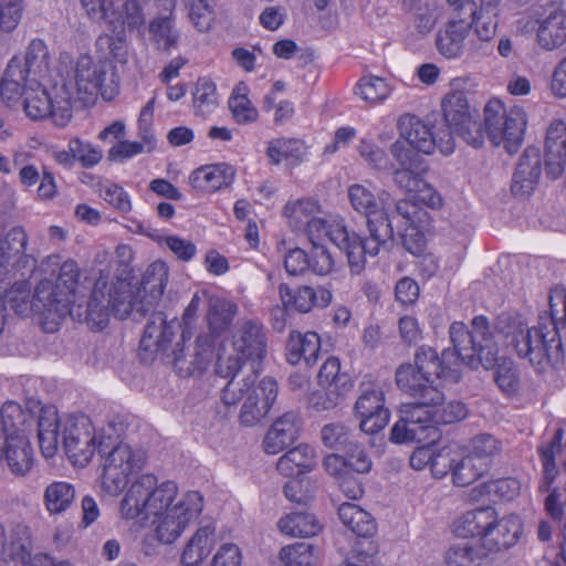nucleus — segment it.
<instances>
[{
    "instance_id": "14",
    "label": "nucleus",
    "mask_w": 566,
    "mask_h": 566,
    "mask_svg": "<svg viewBox=\"0 0 566 566\" xmlns=\"http://www.w3.org/2000/svg\"><path fill=\"white\" fill-rule=\"evenodd\" d=\"M235 356L221 354L217 360L216 371L222 378H228L239 371L244 360L254 363L261 360L266 352L265 334L256 322H244L233 336Z\"/></svg>"
},
{
    "instance_id": "11",
    "label": "nucleus",
    "mask_w": 566,
    "mask_h": 566,
    "mask_svg": "<svg viewBox=\"0 0 566 566\" xmlns=\"http://www.w3.org/2000/svg\"><path fill=\"white\" fill-rule=\"evenodd\" d=\"M319 205L311 198L291 200L283 207V216L295 231H303L308 240L327 238L342 251V242L348 240V230L343 219L324 220L318 217Z\"/></svg>"
},
{
    "instance_id": "30",
    "label": "nucleus",
    "mask_w": 566,
    "mask_h": 566,
    "mask_svg": "<svg viewBox=\"0 0 566 566\" xmlns=\"http://www.w3.org/2000/svg\"><path fill=\"white\" fill-rule=\"evenodd\" d=\"M32 551V532L29 525L15 523L0 538V559L27 563Z\"/></svg>"
},
{
    "instance_id": "3",
    "label": "nucleus",
    "mask_w": 566,
    "mask_h": 566,
    "mask_svg": "<svg viewBox=\"0 0 566 566\" xmlns=\"http://www.w3.org/2000/svg\"><path fill=\"white\" fill-rule=\"evenodd\" d=\"M123 433V427L109 422L107 428L97 434L91 419L84 415L59 417L55 410H44L38 420V436L44 458H53L60 444V436L64 450L74 465L85 467L95 451L104 452L108 447L105 439L112 440Z\"/></svg>"
},
{
    "instance_id": "50",
    "label": "nucleus",
    "mask_w": 566,
    "mask_h": 566,
    "mask_svg": "<svg viewBox=\"0 0 566 566\" xmlns=\"http://www.w3.org/2000/svg\"><path fill=\"white\" fill-rule=\"evenodd\" d=\"M489 555L481 544H457L444 556L447 566H481Z\"/></svg>"
},
{
    "instance_id": "40",
    "label": "nucleus",
    "mask_w": 566,
    "mask_h": 566,
    "mask_svg": "<svg viewBox=\"0 0 566 566\" xmlns=\"http://www.w3.org/2000/svg\"><path fill=\"white\" fill-rule=\"evenodd\" d=\"M75 488L66 481H53L43 491V505L50 516L66 513L74 504Z\"/></svg>"
},
{
    "instance_id": "45",
    "label": "nucleus",
    "mask_w": 566,
    "mask_h": 566,
    "mask_svg": "<svg viewBox=\"0 0 566 566\" xmlns=\"http://www.w3.org/2000/svg\"><path fill=\"white\" fill-rule=\"evenodd\" d=\"M338 516L342 523L358 536H371L376 531L371 515L356 504L343 503L338 507Z\"/></svg>"
},
{
    "instance_id": "18",
    "label": "nucleus",
    "mask_w": 566,
    "mask_h": 566,
    "mask_svg": "<svg viewBox=\"0 0 566 566\" xmlns=\"http://www.w3.org/2000/svg\"><path fill=\"white\" fill-rule=\"evenodd\" d=\"M251 371L244 377L247 396L240 412V421L244 426H254L262 420L269 413L279 392L277 384L273 378L264 377L256 382L258 375L253 366Z\"/></svg>"
},
{
    "instance_id": "7",
    "label": "nucleus",
    "mask_w": 566,
    "mask_h": 566,
    "mask_svg": "<svg viewBox=\"0 0 566 566\" xmlns=\"http://www.w3.org/2000/svg\"><path fill=\"white\" fill-rule=\"evenodd\" d=\"M453 349H444L441 355L449 352L457 359L458 381L461 378V367L467 365L472 369L482 366L490 369L496 361V343L484 316H476L472 321V331L461 322H454L449 328Z\"/></svg>"
},
{
    "instance_id": "2",
    "label": "nucleus",
    "mask_w": 566,
    "mask_h": 566,
    "mask_svg": "<svg viewBox=\"0 0 566 566\" xmlns=\"http://www.w3.org/2000/svg\"><path fill=\"white\" fill-rule=\"evenodd\" d=\"M168 281V266L155 261L145 270L140 284L101 272L86 308V321L92 329L101 331L111 315L124 319L129 315L143 317L161 297Z\"/></svg>"
},
{
    "instance_id": "28",
    "label": "nucleus",
    "mask_w": 566,
    "mask_h": 566,
    "mask_svg": "<svg viewBox=\"0 0 566 566\" xmlns=\"http://www.w3.org/2000/svg\"><path fill=\"white\" fill-rule=\"evenodd\" d=\"M545 164L549 177L556 179L566 168V124L562 119H553L546 130Z\"/></svg>"
},
{
    "instance_id": "43",
    "label": "nucleus",
    "mask_w": 566,
    "mask_h": 566,
    "mask_svg": "<svg viewBox=\"0 0 566 566\" xmlns=\"http://www.w3.org/2000/svg\"><path fill=\"white\" fill-rule=\"evenodd\" d=\"M28 77L22 59L12 57L0 85L1 97L8 103L15 102L21 96L23 97V90L29 85Z\"/></svg>"
},
{
    "instance_id": "53",
    "label": "nucleus",
    "mask_w": 566,
    "mask_h": 566,
    "mask_svg": "<svg viewBox=\"0 0 566 566\" xmlns=\"http://www.w3.org/2000/svg\"><path fill=\"white\" fill-rule=\"evenodd\" d=\"M98 197L122 214L132 211L133 205L129 193L112 180H103L96 186Z\"/></svg>"
},
{
    "instance_id": "16",
    "label": "nucleus",
    "mask_w": 566,
    "mask_h": 566,
    "mask_svg": "<svg viewBox=\"0 0 566 566\" xmlns=\"http://www.w3.org/2000/svg\"><path fill=\"white\" fill-rule=\"evenodd\" d=\"M399 137L409 146L426 155L438 149L442 155L453 153L454 138L448 129L432 132L419 117L411 114H403L397 124Z\"/></svg>"
},
{
    "instance_id": "31",
    "label": "nucleus",
    "mask_w": 566,
    "mask_h": 566,
    "mask_svg": "<svg viewBox=\"0 0 566 566\" xmlns=\"http://www.w3.org/2000/svg\"><path fill=\"white\" fill-rule=\"evenodd\" d=\"M178 326L175 319L168 322L161 312L153 314L144 329L140 349L150 354L166 352Z\"/></svg>"
},
{
    "instance_id": "55",
    "label": "nucleus",
    "mask_w": 566,
    "mask_h": 566,
    "mask_svg": "<svg viewBox=\"0 0 566 566\" xmlns=\"http://www.w3.org/2000/svg\"><path fill=\"white\" fill-rule=\"evenodd\" d=\"M22 63L28 76L33 75L38 78L45 74L49 67V52L45 43L40 39L32 40Z\"/></svg>"
},
{
    "instance_id": "38",
    "label": "nucleus",
    "mask_w": 566,
    "mask_h": 566,
    "mask_svg": "<svg viewBox=\"0 0 566 566\" xmlns=\"http://www.w3.org/2000/svg\"><path fill=\"white\" fill-rule=\"evenodd\" d=\"M266 155L274 165L295 167L306 159L307 146L301 139L276 138L269 143Z\"/></svg>"
},
{
    "instance_id": "56",
    "label": "nucleus",
    "mask_w": 566,
    "mask_h": 566,
    "mask_svg": "<svg viewBox=\"0 0 566 566\" xmlns=\"http://www.w3.org/2000/svg\"><path fill=\"white\" fill-rule=\"evenodd\" d=\"M486 471L484 462H478L469 454L465 457L461 454L452 471V480L455 485L465 486L476 481Z\"/></svg>"
},
{
    "instance_id": "57",
    "label": "nucleus",
    "mask_w": 566,
    "mask_h": 566,
    "mask_svg": "<svg viewBox=\"0 0 566 566\" xmlns=\"http://www.w3.org/2000/svg\"><path fill=\"white\" fill-rule=\"evenodd\" d=\"M461 458L458 444L450 443L440 447L434 442L431 472L436 478H443L448 472L453 471L455 462Z\"/></svg>"
},
{
    "instance_id": "21",
    "label": "nucleus",
    "mask_w": 566,
    "mask_h": 566,
    "mask_svg": "<svg viewBox=\"0 0 566 566\" xmlns=\"http://www.w3.org/2000/svg\"><path fill=\"white\" fill-rule=\"evenodd\" d=\"M44 303L45 300L40 301L36 297V290L32 294L31 286L27 281L15 282L3 295L0 293V334L6 325L7 306L17 315L27 317L32 313L49 314Z\"/></svg>"
},
{
    "instance_id": "58",
    "label": "nucleus",
    "mask_w": 566,
    "mask_h": 566,
    "mask_svg": "<svg viewBox=\"0 0 566 566\" xmlns=\"http://www.w3.org/2000/svg\"><path fill=\"white\" fill-rule=\"evenodd\" d=\"M356 94L366 103L375 105L389 96L390 87L384 78L369 75L359 80L356 85Z\"/></svg>"
},
{
    "instance_id": "54",
    "label": "nucleus",
    "mask_w": 566,
    "mask_h": 566,
    "mask_svg": "<svg viewBox=\"0 0 566 566\" xmlns=\"http://www.w3.org/2000/svg\"><path fill=\"white\" fill-rule=\"evenodd\" d=\"M279 556L284 566H314L317 549L312 544L300 542L282 547Z\"/></svg>"
},
{
    "instance_id": "32",
    "label": "nucleus",
    "mask_w": 566,
    "mask_h": 566,
    "mask_svg": "<svg viewBox=\"0 0 566 566\" xmlns=\"http://www.w3.org/2000/svg\"><path fill=\"white\" fill-rule=\"evenodd\" d=\"M216 544L214 523L208 522L200 525L187 541L180 555V563L184 566H198L209 556Z\"/></svg>"
},
{
    "instance_id": "63",
    "label": "nucleus",
    "mask_w": 566,
    "mask_h": 566,
    "mask_svg": "<svg viewBox=\"0 0 566 566\" xmlns=\"http://www.w3.org/2000/svg\"><path fill=\"white\" fill-rule=\"evenodd\" d=\"M500 441L491 434H479L472 439L471 451L469 455L474 457L478 462H484L489 465L495 454L500 452Z\"/></svg>"
},
{
    "instance_id": "51",
    "label": "nucleus",
    "mask_w": 566,
    "mask_h": 566,
    "mask_svg": "<svg viewBox=\"0 0 566 566\" xmlns=\"http://www.w3.org/2000/svg\"><path fill=\"white\" fill-rule=\"evenodd\" d=\"M563 431L558 429L554 438L547 444H542L538 448L539 457L543 464V480L539 485L541 492H549L551 485L554 482L557 470L555 467V454L562 449Z\"/></svg>"
},
{
    "instance_id": "23",
    "label": "nucleus",
    "mask_w": 566,
    "mask_h": 566,
    "mask_svg": "<svg viewBox=\"0 0 566 566\" xmlns=\"http://www.w3.org/2000/svg\"><path fill=\"white\" fill-rule=\"evenodd\" d=\"M493 524L483 544H481L488 555L513 547L520 541L523 532L522 520L515 514L501 517L496 512Z\"/></svg>"
},
{
    "instance_id": "44",
    "label": "nucleus",
    "mask_w": 566,
    "mask_h": 566,
    "mask_svg": "<svg viewBox=\"0 0 566 566\" xmlns=\"http://www.w3.org/2000/svg\"><path fill=\"white\" fill-rule=\"evenodd\" d=\"M441 108L446 122V126L441 129H448L451 134V129L463 126L468 123L469 118L472 117L463 91H451L446 94L441 103Z\"/></svg>"
},
{
    "instance_id": "8",
    "label": "nucleus",
    "mask_w": 566,
    "mask_h": 566,
    "mask_svg": "<svg viewBox=\"0 0 566 566\" xmlns=\"http://www.w3.org/2000/svg\"><path fill=\"white\" fill-rule=\"evenodd\" d=\"M452 353L441 357L428 346H421L415 356V365H401L396 371L397 386L412 397L421 396L429 388H438L434 381L443 379L457 382V359Z\"/></svg>"
},
{
    "instance_id": "39",
    "label": "nucleus",
    "mask_w": 566,
    "mask_h": 566,
    "mask_svg": "<svg viewBox=\"0 0 566 566\" xmlns=\"http://www.w3.org/2000/svg\"><path fill=\"white\" fill-rule=\"evenodd\" d=\"M470 30L465 21H452L437 34V49L447 59L461 56Z\"/></svg>"
},
{
    "instance_id": "52",
    "label": "nucleus",
    "mask_w": 566,
    "mask_h": 566,
    "mask_svg": "<svg viewBox=\"0 0 566 566\" xmlns=\"http://www.w3.org/2000/svg\"><path fill=\"white\" fill-rule=\"evenodd\" d=\"M317 381L321 387H335L340 390H350L353 387L350 376L340 370V361L335 356H329L321 366Z\"/></svg>"
},
{
    "instance_id": "5",
    "label": "nucleus",
    "mask_w": 566,
    "mask_h": 566,
    "mask_svg": "<svg viewBox=\"0 0 566 566\" xmlns=\"http://www.w3.org/2000/svg\"><path fill=\"white\" fill-rule=\"evenodd\" d=\"M496 331L507 348L539 371L563 358L557 326L549 317L539 316L531 326L521 315L502 314L497 318Z\"/></svg>"
},
{
    "instance_id": "64",
    "label": "nucleus",
    "mask_w": 566,
    "mask_h": 566,
    "mask_svg": "<svg viewBox=\"0 0 566 566\" xmlns=\"http://www.w3.org/2000/svg\"><path fill=\"white\" fill-rule=\"evenodd\" d=\"M467 417L465 406L457 400L446 401L442 394L441 402L434 403L433 421L438 424H449L460 421Z\"/></svg>"
},
{
    "instance_id": "61",
    "label": "nucleus",
    "mask_w": 566,
    "mask_h": 566,
    "mask_svg": "<svg viewBox=\"0 0 566 566\" xmlns=\"http://www.w3.org/2000/svg\"><path fill=\"white\" fill-rule=\"evenodd\" d=\"M97 45L99 48L106 45L109 55L120 64L128 61L129 46L124 29L113 28L112 34H105L98 38Z\"/></svg>"
},
{
    "instance_id": "46",
    "label": "nucleus",
    "mask_w": 566,
    "mask_h": 566,
    "mask_svg": "<svg viewBox=\"0 0 566 566\" xmlns=\"http://www.w3.org/2000/svg\"><path fill=\"white\" fill-rule=\"evenodd\" d=\"M195 114L208 117L219 106V95L216 83L208 77H199L192 91Z\"/></svg>"
},
{
    "instance_id": "60",
    "label": "nucleus",
    "mask_w": 566,
    "mask_h": 566,
    "mask_svg": "<svg viewBox=\"0 0 566 566\" xmlns=\"http://www.w3.org/2000/svg\"><path fill=\"white\" fill-rule=\"evenodd\" d=\"M188 17L199 32H208L214 22V9L208 0H184Z\"/></svg>"
},
{
    "instance_id": "36",
    "label": "nucleus",
    "mask_w": 566,
    "mask_h": 566,
    "mask_svg": "<svg viewBox=\"0 0 566 566\" xmlns=\"http://www.w3.org/2000/svg\"><path fill=\"white\" fill-rule=\"evenodd\" d=\"M145 14L137 0H114L106 22L115 29H127L128 31H143L145 27Z\"/></svg>"
},
{
    "instance_id": "62",
    "label": "nucleus",
    "mask_w": 566,
    "mask_h": 566,
    "mask_svg": "<svg viewBox=\"0 0 566 566\" xmlns=\"http://www.w3.org/2000/svg\"><path fill=\"white\" fill-rule=\"evenodd\" d=\"M491 8L482 4V9L473 14V20L470 24L476 38L482 42L491 41L496 34V14L492 12Z\"/></svg>"
},
{
    "instance_id": "20",
    "label": "nucleus",
    "mask_w": 566,
    "mask_h": 566,
    "mask_svg": "<svg viewBox=\"0 0 566 566\" xmlns=\"http://www.w3.org/2000/svg\"><path fill=\"white\" fill-rule=\"evenodd\" d=\"M396 212L403 221L400 235L405 248L412 254L422 249L423 231L429 224V212L411 196L396 203Z\"/></svg>"
},
{
    "instance_id": "15",
    "label": "nucleus",
    "mask_w": 566,
    "mask_h": 566,
    "mask_svg": "<svg viewBox=\"0 0 566 566\" xmlns=\"http://www.w3.org/2000/svg\"><path fill=\"white\" fill-rule=\"evenodd\" d=\"M145 455L127 443H118L104 458L102 484L109 494L117 495L127 485L128 478L139 472Z\"/></svg>"
},
{
    "instance_id": "27",
    "label": "nucleus",
    "mask_w": 566,
    "mask_h": 566,
    "mask_svg": "<svg viewBox=\"0 0 566 566\" xmlns=\"http://www.w3.org/2000/svg\"><path fill=\"white\" fill-rule=\"evenodd\" d=\"M279 292L286 310H295L301 313H308L314 306L326 307L333 298L332 292L323 286L316 289L300 286L292 290L287 285L281 284Z\"/></svg>"
},
{
    "instance_id": "59",
    "label": "nucleus",
    "mask_w": 566,
    "mask_h": 566,
    "mask_svg": "<svg viewBox=\"0 0 566 566\" xmlns=\"http://www.w3.org/2000/svg\"><path fill=\"white\" fill-rule=\"evenodd\" d=\"M148 30L151 40L158 48L170 50L177 44L179 35L169 17H159L151 20Z\"/></svg>"
},
{
    "instance_id": "26",
    "label": "nucleus",
    "mask_w": 566,
    "mask_h": 566,
    "mask_svg": "<svg viewBox=\"0 0 566 566\" xmlns=\"http://www.w3.org/2000/svg\"><path fill=\"white\" fill-rule=\"evenodd\" d=\"M213 358L211 337L198 336L191 350L185 353L184 347L174 350L172 364L181 376H192L205 370Z\"/></svg>"
},
{
    "instance_id": "37",
    "label": "nucleus",
    "mask_w": 566,
    "mask_h": 566,
    "mask_svg": "<svg viewBox=\"0 0 566 566\" xmlns=\"http://www.w3.org/2000/svg\"><path fill=\"white\" fill-rule=\"evenodd\" d=\"M317 463L315 448L301 443L286 451L277 461V471L285 476H294L311 472Z\"/></svg>"
},
{
    "instance_id": "29",
    "label": "nucleus",
    "mask_w": 566,
    "mask_h": 566,
    "mask_svg": "<svg viewBox=\"0 0 566 566\" xmlns=\"http://www.w3.org/2000/svg\"><path fill=\"white\" fill-rule=\"evenodd\" d=\"M301 432V419L295 412H286L277 418L268 430L263 447L268 454H277L293 444Z\"/></svg>"
},
{
    "instance_id": "10",
    "label": "nucleus",
    "mask_w": 566,
    "mask_h": 566,
    "mask_svg": "<svg viewBox=\"0 0 566 566\" xmlns=\"http://www.w3.org/2000/svg\"><path fill=\"white\" fill-rule=\"evenodd\" d=\"M415 398L417 401L400 407V418L391 429V440L396 443L438 441L440 438L433 415L434 403L441 402L442 392L439 388H429Z\"/></svg>"
},
{
    "instance_id": "4",
    "label": "nucleus",
    "mask_w": 566,
    "mask_h": 566,
    "mask_svg": "<svg viewBox=\"0 0 566 566\" xmlns=\"http://www.w3.org/2000/svg\"><path fill=\"white\" fill-rule=\"evenodd\" d=\"M348 198L353 209L366 217L369 231V237L364 240L348 231V240L342 242L350 272L360 274L366 265V255H377L380 248L392 239L394 229L386 210L387 193L376 195L373 188L355 184L348 188Z\"/></svg>"
},
{
    "instance_id": "6",
    "label": "nucleus",
    "mask_w": 566,
    "mask_h": 566,
    "mask_svg": "<svg viewBox=\"0 0 566 566\" xmlns=\"http://www.w3.org/2000/svg\"><path fill=\"white\" fill-rule=\"evenodd\" d=\"M33 423V415L15 401H7L0 409V464L17 476L27 475L33 467L29 439Z\"/></svg>"
},
{
    "instance_id": "33",
    "label": "nucleus",
    "mask_w": 566,
    "mask_h": 566,
    "mask_svg": "<svg viewBox=\"0 0 566 566\" xmlns=\"http://www.w3.org/2000/svg\"><path fill=\"white\" fill-rule=\"evenodd\" d=\"M496 510L492 506H481L463 513L454 523V532L461 537H478L483 544L490 527L495 522Z\"/></svg>"
},
{
    "instance_id": "13",
    "label": "nucleus",
    "mask_w": 566,
    "mask_h": 566,
    "mask_svg": "<svg viewBox=\"0 0 566 566\" xmlns=\"http://www.w3.org/2000/svg\"><path fill=\"white\" fill-rule=\"evenodd\" d=\"M23 109L33 120L50 116L56 126L64 127L72 118L73 94L67 83L54 84L46 91L38 78H30L23 90Z\"/></svg>"
},
{
    "instance_id": "42",
    "label": "nucleus",
    "mask_w": 566,
    "mask_h": 566,
    "mask_svg": "<svg viewBox=\"0 0 566 566\" xmlns=\"http://www.w3.org/2000/svg\"><path fill=\"white\" fill-rule=\"evenodd\" d=\"M402 8L422 34L429 33L434 28L440 15L434 0H402Z\"/></svg>"
},
{
    "instance_id": "17",
    "label": "nucleus",
    "mask_w": 566,
    "mask_h": 566,
    "mask_svg": "<svg viewBox=\"0 0 566 566\" xmlns=\"http://www.w3.org/2000/svg\"><path fill=\"white\" fill-rule=\"evenodd\" d=\"M80 279V269L75 261L66 260L60 266L55 290L51 281H41L36 286V297L40 301L45 300V306L49 315L54 314L62 318L69 313V305L73 301L76 286Z\"/></svg>"
},
{
    "instance_id": "9",
    "label": "nucleus",
    "mask_w": 566,
    "mask_h": 566,
    "mask_svg": "<svg viewBox=\"0 0 566 566\" xmlns=\"http://www.w3.org/2000/svg\"><path fill=\"white\" fill-rule=\"evenodd\" d=\"M63 83L69 84L73 103L78 101L83 105L94 103L98 95L106 101H112L119 88L115 70L109 62L95 61L90 55L77 59L71 77Z\"/></svg>"
},
{
    "instance_id": "24",
    "label": "nucleus",
    "mask_w": 566,
    "mask_h": 566,
    "mask_svg": "<svg viewBox=\"0 0 566 566\" xmlns=\"http://www.w3.org/2000/svg\"><path fill=\"white\" fill-rule=\"evenodd\" d=\"M536 43L545 51H553L566 43V11L558 7L543 10L537 20Z\"/></svg>"
},
{
    "instance_id": "35",
    "label": "nucleus",
    "mask_w": 566,
    "mask_h": 566,
    "mask_svg": "<svg viewBox=\"0 0 566 566\" xmlns=\"http://www.w3.org/2000/svg\"><path fill=\"white\" fill-rule=\"evenodd\" d=\"M233 178L234 170L230 165L214 164L195 169L189 176V182L197 190L213 192L228 187Z\"/></svg>"
},
{
    "instance_id": "49",
    "label": "nucleus",
    "mask_w": 566,
    "mask_h": 566,
    "mask_svg": "<svg viewBox=\"0 0 566 566\" xmlns=\"http://www.w3.org/2000/svg\"><path fill=\"white\" fill-rule=\"evenodd\" d=\"M490 369H494V381L504 395L513 396L518 392L521 387L520 371L513 360L499 356L497 348L496 361Z\"/></svg>"
},
{
    "instance_id": "41",
    "label": "nucleus",
    "mask_w": 566,
    "mask_h": 566,
    "mask_svg": "<svg viewBox=\"0 0 566 566\" xmlns=\"http://www.w3.org/2000/svg\"><path fill=\"white\" fill-rule=\"evenodd\" d=\"M281 533L291 537H312L323 530L317 517L308 512H291L277 521Z\"/></svg>"
},
{
    "instance_id": "25",
    "label": "nucleus",
    "mask_w": 566,
    "mask_h": 566,
    "mask_svg": "<svg viewBox=\"0 0 566 566\" xmlns=\"http://www.w3.org/2000/svg\"><path fill=\"white\" fill-rule=\"evenodd\" d=\"M542 174L541 154L537 148L524 150L513 175L511 190L515 197H528L536 188Z\"/></svg>"
},
{
    "instance_id": "47",
    "label": "nucleus",
    "mask_w": 566,
    "mask_h": 566,
    "mask_svg": "<svg viewBox=\"0 0 566 566\" xmlns=\"http://www.w3.org/2000/svg\"><path fill=\"white\" fill-rule=\"evenodd\" d=\"M248 95L249 86L240 82L234 86L228 103L233 119L241 125L253 123L259 116Z\"/></svg>"
},
{
    "instance_id": "12",
    "label": "nucleus",
    "mask_w": 566,
    "mask_h": 566,
    "mask_svg": "<svg viewBox=\"0 0 566 566\" xmlns=\"http://www.w3.org/2000/svg\"><path fill=\"white\" fill-rule=\"evenodd\" d=\"M484 130L493 146H503L509 154L517 151L524 140L527 115L520 105L506 107L499 98L484 106Z\"/></svg>"
},
{
    "instance_id": "19",
    "label": "nucleus",
    "mask_w": 566,
    "mask_h": 566,
    "mask_svg": "<svg viewBox=\"0 0 566 566\" xmlns=\"http://www.w3.org/2000/svg\"><path fill=\"white\" fill-rule=\"evenodd\" d=\"M28 234L23 227H12L0 239V281L12 272L35 268V259L25 253L28 247Z\"/></svg>"
},
{
    "instance_id": "48",
    "label": "nucleus",
    "mask_w": 566,
    "mask_h": 566,
    "mask_svg": "<svg viewBox=\"0 0 566 566\" xmlns=\"http://www.w3.org/2000/svg\"><path fill=\"white\" fill-rule=\"evenodd\" d=\"M237 314V305L226 298L212 297L209 301L207 319L213 334L226 332Z\"/></svg>"
},
{
    "instance_id": "22",
    "label": "nucleus",
    "mask_w": 566,
    "mask_h": 566,
    "mask_svg": "<svg viewBox=\"0 0 566 566\" xmlns=\"http://www.w3.org/2000/svg\"><path fill=\"white\" fill-rule=\"evenodd\" d=\"M355 412L360 418L361 431L374 434L384 429L389 421V410L385 408V396L380 389H368L358 397Z\"/></svg>"
},
{
    "instance_id": "34",
    "label": "nucleus",
    "mask_w": 566,
    "mask_h": 566,
    "mask_svg": "<svg viewBox=\"0 0 566 566\" xmlns=\"http://www.w3.org/2000/svg\"><path fill=\"white\" fill-rule=\"evenodd\" d=\"M286 359L292 365L304 361L306 366L316 363L321 350V338L315 332H292L286 343Z\"/></svg>"
},
{
    "instance_id": "1",
    "label": "nucleus",
    "mask_w": 566,
    "mask_h": 566,
    "mask_svg": "<svg viewBox=\"0 0 566 566\" xmlns=\"http://www.w3.org/2000/svg\"><path fill=\"white\" fill-rule=\"evenodd\" d=\"M178 496L176 483H158L153 474L137 478L120 501L119 513L125 520L150 522L155 538L164 545L175 543L198 518L203 509V497L197 491Z\"/></svg>"
}]
</instances>
